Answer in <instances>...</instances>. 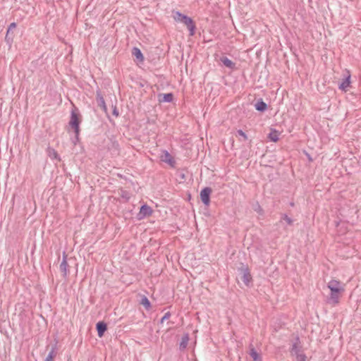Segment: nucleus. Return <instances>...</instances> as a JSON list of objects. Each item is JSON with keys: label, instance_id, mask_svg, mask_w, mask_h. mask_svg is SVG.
<instances>
[{"label": "nucleus", "instance_id": "obj_14", "mask_svg": "<svg viewBox=\"0 0 361 361\" xmlns=\"http://www.w3.org/2000/svg\"><path fill=\"white\" fill-rule=\"evenodd\" d=\"M250 355L254 361H262V360L261 355L259 353H258L257 352V350L253 347H250Z\"/></svg>", "mask_w": 361, "mask_h": 361}, {"label": "nucleus", "instance_id": "obj_29", "mask_svg": "<svg viewBox=\"0 0 361 361\" xmlns=\"http://www.w3.org/2000/svg\"><path fill=\"white\" fill-rule=\"evenodd\" d=\"M7 42H9V41H12L13 40V37L10 36V34L8 35V37L7 38V39H6Z\"/></svg>", "mask_w": 361, "mask_h": 361}, {"label": "nucleus", "instance_id": "obj_10", "mask_svg": "<svg viewBox=\"0 0 361 361\" xmlns=\"http://www.w3.org/2000/svg\"><path fill=\"white\" fill-rule=\"evenodd\" d=\"M98 336L102 337L107 329L106 324L104 322H99L96 325Z\"/></svg>", "mask_w": 361, "mask_h": 361}, {"label": "nucleus", "instance_id": "obj_23", "mask_svg": "<svg viewBox=\"0 0 361 361\" xmlns=\"http://www.w3.org/2000/svg\"><path fill=\"white\" fill-rule=\"evenodd\" d=\"M49 155L51 159L60 160L58 153L54 149H50L49 152Z\"/></svg>", "mask_w": 361, "mask_h": 361}, {"label": "nucleus", "instance_id": "obj_2", "mask_svg": "<svg viewBox=\"0 0 361 361\" xmlns=\"http://www.w3.org/2000/svg\"><path fill=\"white\" fill-rule=\"evenodd\" d=\"M79 116H80V114H79L78 110L77 109L72 110L71 115V120L69 121V125L71 127H72L74 129L76 140L78 139L79 131H80L79 125H80V121Z\"/></svg>", "mask_w": 361, "mask_h": 361}, {"label": "nucleus", "instance_id": "obj_16", "mask_svg": "<svg viewBox=\"0 0 361 361\" xmlns=\"http://www.w3.org/2000/svg\"><path fill=\"white\" fill-rule=\"evenodd\" d=\"M173 19L177 22L181 23L184 20V18H185L188 16L181 13L179 11H173Z\"/></svg>", "mask_w": 361, "mask_h": 361}, {"label": "nucleus", "instance_id": "obj_28", "mask_svg": "<svg viewBox=\"0 0 361 361\" xmlns=\"http://www.w3.org/2000/svg\"><path fill=\"white\" fill-rule=\"evenodd\" d=\"M113 114L115 115L116 116H118V110L116 109V108H115L113 111Z\"/></svg>", "mask_w": 361, "mask_h": 361}, {"label": "nucleus", "instance_id": "obj_12", "mask_svg": "<svg viewBox=\"0 0 361 361\" xmlns=\"http://www.w3.org/2000/svg\"><path fill=\"white\" fill-rule=\"evenodd\" d=\"M188 341H189V335L188 334H186L182 336L181 341L179 343L180 350H184L187 348Z\"/></svg>", "mask_w": 361, "mask_h": 361}, {"label": "nucleus", "instance_id": "obj_1", "mask_svg": "<svg viewBox=\"0 0 361 361\" xmlns=\"http://www.w3.org/2000/svg\"><path fill=\"white\" fill-rule=\"evenodd\" d=\"M327 287L331 291L327 302L333 305H337L339 302L341 293L344 291L341 283L339 281L333 279L328 283Z\"/></svg>", "mask_w": 361, "mask_h": 361}, {"label": "nucleus", "instance_id": "obj_26", "mask_svg": "<svg viewBox=\"0 0 361 361\" xmlns=\"http://www.w3.org/2000/svg\"><path fill=\"white\" fill-rule=\"evenodd\" d=\"M170 317H171V313H170V312H166V313L164 314V315L163 316V317L161 319L160 322H161V324H162V323H164V322L165 320L169 319L170 318Z\"/></svg>", "mask_w": 361, "mask_h": 361}, {"label": "nucleus", "instance_id": "obj_7", "mask_svg": "<svg viewBox=\"0 0 361 361\" xmlns=\"http://www.w3.org/2000/svg\"><path fill=\"white\" fill-rule=\"evenodd\" d=\"M350 74L348 71L347 75H345L344 78L343 79L342 82L338 86V88L341 90L342 91L346 92L348 88L350 87Z\"/></svg>", "mask_w": 361, "mask_h": 361}, {"label": "nucleus", "instance_id": "obj_20", "mask_svg": "<svg viewBox=\"0 0 361 361\" xmlns=\"http://www.w3.org/2000/svg\"><path fill=\"white\" fill-rule=\"evenodd\" d=\"M160 97H162V98L159 99V101L162 102H171L173 99V95L172 93L164 94L160 95Z\"/></svg>", "mask_w": 361, "mask_h": 361}, {"label": "nucleus", "instance_id": "obj_8", "mask_svg": "<svg viewBox=\"0 0 361 361\" xmlns=\"http://www.w3.org/2000/svg\"><path fill=\"white\" fill-rule=\"evenodd\" d=\"M68 264L67 262V255L64 252L63 255V260L60 264V270L63 273V276H67V274L68 273Z\"/></svg>", "mask_w": 361, "mask_h": 361}, {"label": "nucleus", "instance_id": "obj_27", "mask_svg": "<svg viewBox=\"0 0 361 361\" xmlns=\"http://www.w3.org/2000/svg\"><path fill=\"white\" fill-rule=\"evenodd\" d=\"M237 133L239 135L242 136L244 138L245 140H246L247 139V135L242 130H238L237 131Z\"/></svg>", "mask_w": 361, "mask_h": 361}, {"label": "nucleus", "instance_id": "obj_18", "mask_svg": "<svg viewBox=\"0 0 361 361\" xmlns=\"http://www.w3.org/2000/svg\"><path fill=\"white\" fill-rule=\"evenodd\" d=\"M132 54L136 57L140 61H142L144 60L143 55L140 49L137 47H133L132 50Z\"/></svg>", "mask_w": 361, "mask_h": 361}, {"label": "nucleus", "instance_id": "obj_17", "mask_svg": "<svg viewBox=\"0 0 361 361\" xmlns=\"http://www.w3.org/2000/svg\"><path fill=\"white\" fill-rule=\"evenodd\" d=\"M255 109L259 111H264L267 108V104L262 101V99L258 101L255 104Z\"/></svg>", "mask_w": 361, "mask_h": 361}, {"label": "nucleus", "instance_id": "obj_4", "mask_svg": "<svg viewBox=\"0 0 361 361\" xmlns=\"http://www.w3.org/2000/svg\"><path fill=\"white\" fill-rule=\"evenodd\" d=\"M152 208L147 206V204H144L140 209V212L137 214V218L138 219H142L146 216H149L152 214Z\"/></svg>", "mask_w": 361, "mask_h": 361}, {"label": "nucleus", "instance_id": "obj_6", "mask_svg": "<svg viewBox=\"0 0 361 361\" xmlns=\"http://www.w3.org/2000/svg\"><path fill=\"white\" fill-rule=\"evenodd\" d=\"M161 160L165 163L169 164L172 167H173L176 164V161L172 157V156L166 150H164L163 152V154L161 156Z\"/></svg>", "mask_w": 361, "mask_h": 361}, {"label": "nucleus", "instance_id": "obj_5", "mask_svg": "<svg viewBox=\"0 0 361 361\" xmlns=\"http://www.w3.org/2000/svg\"><path fill=\"white\" fill-rule=\"evenodd\" d=\"M182 23L187 26L190 32V35L193 36L195 35L196 26L192 19L187 16L185 18H184V20Z\"/></svg>", "mask_w": 361, "mask_h": 361}, {"label": "nucleus", "instance_id": "obj_21", "mask_svg": "<svg viewBox=\"0 0 361 361\" xmlns=\"http://www.w3.org/2000/svg\"><path fill=\"white\" fill-rule=\"evenodd\" d=\"M140 304L142 305L146 310H149L151 307V304L148 298L144 296L140 301Z\"/></svg>", "mask_w": 361, "mask_h": 361}, {"label": "nucleus", "instance_id": "obj_22", "mask_svg": "<svg viewBox=\"0 0 361 361\" xmlns=\"http://www.w3.org/2000/svg\"><path fill=\"white\" fill-rule=\"evenodd\" d=\"M55 348H53L47 356L45 361H52L55 356Z\"/></svg>", "mask_w": 361, "mask_h": 361}, {"label": "nucleus", "instance_id": "obj_15", "mask_svg": "<svg viewBox=\"0 0 361 361\" xmlns=\"http://www.w3.org/2000/svg\"><path fill=\"white\" fill-rule=\"evenodd\" d=\"M97 102L100 107H102L104 111L106 110L104 99L99 92H97Z\"/></svg>", "mask_w": 361, "mask_h": 361}, {"label": "nucleus", "instance_id": "obj_24", "mask_svg": "<svg viewBox=\"0 0 361 361\" xmlns=\"http://www.w3.org/2000/svg\"><path fill=\"white\" fill-rule=\"evenodd\" d=\"M16 27V23H12L10 24V25L8 27V30H7L6 35V37H5L6 39H7V38L8 37V35L10 34L11 31H12Z\"/></svg>", "mask_w": 361, "mask_h": 361}, {"label": "nucleus", "instance_id": "obj_19", "mask_svg": "<svg viewBox=\"0 0 361 361\" xmlns=\"http://www.w3.org/2000/svg\"><path fill=\"white\" fill-rule=\"evenodd\" d=\"M279 133L277 130H271L268 135V137L271 141L276 142L279 140Z\"/></svg>", "mask_w": 361, "mask_h": 361}, {"label": "nucleus", "instance_id": "obj_11", "mask_svg": "<svg viewBox=\"0 0 361 361\" xmlns=\"http://www.w3.org/2000/svg\"><path fill=\"white\" fill-rule=\"evenodd\" d=\"M221 62L227 68L231 70H234L235 68V63L230 60L226 56H223L220 59Z\"/></svg>", "mask_w": 361, "mask_h": 361}, {"label": "nucleus", "instance_id": "obj_25", "mask_svg": "<svg viewBox=\"0 0 361 361\" xmlns=\"http://www.w3.org/2000/svg\"><path fill=\"white\" fill-rule=\"evenodd\" d=\"M282 219L284 220L288 225H291L293 224V220L286 214L283 215Z\"/></svg>", "mask_w": 361, "mask_h": 361}, {"label": "nucleus", "instance_id": "obj_3", "mask_svg": "<svg viewBox=\"0 0 361 361\" xmlns=\"http://www.w3.org/2000/svg\"><path fill=\"white\" fill-rule=\"evenodd\" d=\"M212 192V189L209 187H206L203 188L200 192V198L202 202L205 205H209L210 202V194Z\"/></svg>", "mask_w": 361, "mask_h": 361}, {"label": "nucleus", "instance_id": "obj_13", "mask_svg": "<svg viewBox=\"0 0 361 361\" xmlns=\"http://www.w3.org/2000/svg\"><path fill=\"white\" fill-rule=\"evenodd\" d=\"M290 353L292 355L296 357V361H298V357L300 355H305L304 353L300 352V349L297 343H294L292 346Z\"/></svg>", "mask_w": 361, "mask_h": 361}, {"label": "nucleus", "instance_id": "obj_9", "mask_svg": "<svg viewBox=\"0 0 361 361\" xmlns=\"http://www.w3.org/2000/svg\"><path fill=\"white\" fill-rule=\"evenodd\" d=\"M243 271V276H242V281L243 283L248 286L252 281V276L250 273V271L247 268H245L242 270Z\"/></svg>", "mask_w": 361, "mask_h": 361}]
</instances>
